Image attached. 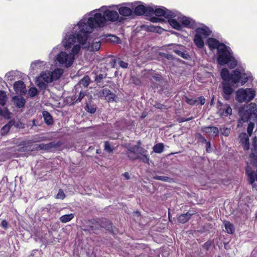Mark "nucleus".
I'll list each match as a JSON object with an SVG mask.
<instances>
[{
	"mask_svg": "<svg viewBox=\"0 0 257 257\" xmlns=\"http://www.w3.org/2000/svg\"><path fill=\"white\" fill-rule=\"evenodd\" d=\"M88 28V23L86 22V18H84L79 22V31L76 34L77 40L84 48L90 51H97L101 46L100 41L98 39H88V34L92 33L94 29L90 30Z\"/></svg>",
	"mask_w": 257,
	"mask_h": 257,
	"instance_id": "obj_1",
	"label": "nucleus"
},
{
	"mask_svg": "<svg viewBox=\"0 0 257 257\" xmlns=\"http://www.w3.org/2000/svg\"><path fill=\"white\" fill-rule=\"evenodd\" d=\"M93 13L94 12L92 11L90 13L91 16L88 19L86 18V22L88 23V29L90 30L91 28L103 27L106 21L115 22L119 18V15L117 12L107 9L103 11V14L99 13L93 14Z\"/></svg>",
	"mask_w": 257,
	"mask_h": 257,
	"instance_id": "obj_2",
	"label": "nucleus"
},
{
	"mask_svg": "<svg viewBox=\"0 0 257 257\" xmlns=\"http://www.w3.org/2000/svg\"><path fill=\"white\" fill-rule=\"evenodd\" d=\"M217 61L221 65L228 64L230 68H234L237 65V62L233 56V53L230 47L224 44H221L218 48Z\"/></svg>",
	"mask_w": 257,
	"mask_h": 257,
	"instance_id": "obj_3",
	"label": "nucleus"
},
{
	"mask_svg": "<svg viewBox=\"0 0 257 257\" xmlns=\"http://www.w3.org/2000/svg\"><path fill=\"white\" fill-rule=\"evenodd\" d=\"M221 77L222 79L221 82L222 90V96L225 100H229L233 92V84L231 79L229 77V72L227 68H223L220 73Z\"/></svg>",
	"mask_w": 257,
	"mask_h": 257,
	"instance_id": "obj_4",
	"label": "nucleus"
},
{
	"mask_svg": "<svg viewBox=\"0 0 257 257\" xmlns=\"http://www.w3.org/2000/svg\"><path fill=\"white\" fill-rule=\"evenodd\" d=\"M99 218L85 220L83 222L82 229L89 234H99L100 233Z\"/></svg>",
	"mask_w": 257,
	"mask_h": 257,
	"instance_id": "obj_5",
	"label": "nucleus"
},
{
	"mask_svg": "<svg viewBox=\"0 0 257 257\" xmlns=\"http://www.w3.org/2000/svg\"><path fill=\"white\" fill-rule=\"evenodd\" d=\"M255 91L252 88L238 89L236 92V99L239 102H249L255 96Z\"/></svg>",
	"mask_w": 257,
	"mask_h": 257,
	"instance_id": "obj_6",
	"label": "nucleus"
},
{
	"mask_svg": "<svg viewBox=\"0 0 257 257\" xmlns=\"http://www.w3.org/2000/svg\"><path fill=\"white\" fill-rule=\"evenodd\" d=\"M78 26L79 23L76 26H75L71 33H68L66 35L65 39L63 41L64 46L66 49L70 48L75 42L76 39H77L76 34L79 31V29H78Z\"/></svg>",
	"mask_w": 257,
	"mask_h": 257,
	"instance_id": "obj_7",
	"label": "nucleus"
},
{
	"mask_svg": "<svg viewBox=\"0 0 257 257\" xmlns=\"http://www.w3.org/2000/svg\"><path fill=\"white\" fill-rule=\"evenodd\" d=\"M229 77L233 84H236L241 80V85H242L248 80L249 75L244 73H241L238 69H235L231 73H229Z\"/></svg>",
	"mask_w": 257,
	"mask_h": 257,
	"instance_id": "obj_8",
	"label": "nucleus"
},
{
	"mask_svg": "<svg viewBox=\"0 0 257 257\" xmlns=\"http://www.w3.org/2000/svg\"><path fill=\"white\" fill-rule=\"evenodd\" d=\"M56 59L60 64H64L66 67L71 66L74 60L73 54H68L63 51L57 55Z\"/></svg>",
	"mask_w": 257,
	"mask_h": 257,
	"instance_id": "obj_9",
	"label": "nucleus"
},
{
	"mask_svg": "<svg viewBox=\"0 0 257 257\" xmlns=\"http://www.w3.org/2000/svg\"><path fill=\"white\" fill-rule=\"evenodd\" d=\"M155 14L157 17H164L166 18H175L177 16L176 11H170L163 7H159L155 10Z\"/></svg>",
	"mask_w": 257,
	"mask_h": 257,
	"instance_id": "obj_10",
	"label": "nucleus"
},
{
	"mask_svg": "<svg viewBox=\"0 0 257 257\" xmlns=\"http://www.w3.org/2000/svg\"><path fill=\"white\" fill-rule=\"evenodd\" d=\"M100 233L103 228L109 231L112 234H115L116 230V227L113 225L111 221L106 218H99Z\"/></svg>",
	"mask_w": 257,
	"mask_h": 257,
	"instance_id": "obj_11",
	"label": "nucleus"
},
{
	"mask_svg": "<svg viewBox=\"0 0 257 257\" xmlns=\"http://www.w3.org/2000/svg\"><path fill=\"white\" fill-rule=\"evenodd\" d=\"M217 113L219 116H227L232 114V108L229 104H223L218 100L217 102Z\"/></svg>",
	"mask_w": 257,
	"mask_h": 257,
	"instance_id": "obj_12",
	"label": "nucleus"
},
{
	"mask_svg": "<svg viewBox=\"0 0 257 257\" xmlns=\"http://www.w3.org/2000/svg\"><path fill=\"white\" fill-rule=\"evenodd\" d=\"M62 142L61 141L51 142L48 144H40L38 145L35 148L36 150H45L50 151L53 148H58L60 147L62 145Z\"/></svg>",
	"mask_w": 257,
	"mask_h": 257,
	"instance_id": "obj_13",
	"label": "nucleus"
},
{
	"mask_svg": "<svg viewBox=\"0 0 257 257\" xmlns=\"http://www.w3.org/2000/svg\"><path fill=\"white\" fill-rule=\"evenodd\" d=\"M181 25L188 28L193 29L196 26L195 21L191 18L186 16H177Z\"/></svg>",
	"mask_w": 257,
	"mask_h": 257,
	"instance_id": "obj_14",
	"label": "nucleus"
},
{
	"mask_svg": "<svg viewBox=\"0 0 257 257\" xmlns=\"http://www.w3.org/2000/svg\"><path fill=\"white\" fill-rule=\"evenodd\" d=\"M14 89L18 95H24L27 93L26 85L24 82L21 80L17 81L14 83Z\"/></svg>",
	"mask_w": 257,
	"mask_h": 257,
	"instance_id": "obj_15",
	"label": "nucleus"
},
{
	"mask_svg": "<svg viewBox=\"0 0 257 257\" xmlns=\"http://www.w3.org/2000/svg\"><path fill=\"white\" fill-rule=\"evenodd\" d=\"M23 95H15L12 98V102L18 108H23L26 104V100Z\"/></svg>",
	"mask_w": 257,
	"mask_h": 257,
	"instance_id": "obj_16",
	"label": "nucleus"
},
{
	"mask_svg": "<svg viewBox=\"0 0 257 257\" xmlns=\"http://www.w3.org/2000/svg\"><path fill=\"white\" fill-rule=\"evenodd\" d=\"M202 131L205 133L209 134L213 137H216L218 135L219 131L216 126H208L202 128Z\"/></svg>",
	"mask_w": 257,
	"mask_h": 257,
	"instance_id": "obj_17",
	"label": "nucleus"
},
{
	"mask_svg": "<svg viewBox=\"0 0 257 257\" xmlns=\"http://www.w3.org/2000/svg\"><path fill=\"white\" fill-rule=\"evenodd\" d=\"M249 112V111L246 110L241 115V118L243 122H246L250 120H257V114Z\"/></svg>",
	"mask_w": 257,
	"mask_h": 257,
	"instance_id": "obj_18",
	"label": "nucleus"
},
{
	"mask_svg": "<svg viewBox=\"0 0 257 257\" xmlns=\"http://www.w3.org/2000/svg\"><path fill=\"white\" fill-rule=\"evenodd\" d=\"M196 34L199 36L204 35L205 37L210 36L212 33V31L210 29L204 25H203L202 27H198L196 28Z\"/></svg>",
	"mask_w": 257,
	"mask_h": 257,
	"instance_id": "obj_19",
	"label": "nucleus"
},
{
	"mask_svg": "<svg viewBox=\"0 0 257 257\" xmlns=\"http://www.w3.org/2000/svg\"><path fill=\"white\" fill-rule=\"evenodd\" d=\"M195 214V211H189L184 214H181L178 217V221L179 223H185L187 222L191 217Z\"/></svg>",
	"mask_w": 257,
	"mask_h": 257,
	"instance_id": "obj_20",
	"label": "nucleus"
},
{
	"mask_svg": "<svg viewBox=\"0 0 257 257\" xmlns=\"http://www.w3.org/2000/svg\"><path fill=\"white\" fill-rule=\"evenodd\" d=\"M127 158L131 160H139L140 161L150 165V158L147 154L142 155H138L137 157H132L130 155H127Z\"/></svg>",
	"mask_w": 257,
	"mask_h": 257,
	"instance_id": "obj_21",
	"label": "nucleus"
},
{
	"mask_svg": "<svg viewBox=\"0 0 257 257\" xmlns=\"http://www.w3.org/2000/svg\"><path fill=\"white\" fill-rule=\"evenodd\" d=\"M221 44L222 43H220L217 40L213 38H208L207 41V44L211 50L214 49H217V51L218 48Z\"/></svg>",
	"mask_w": 257,
	"mask_h": 257,
	"instance_id": "obj_22",
	"label": "nucleus"
},
{
	"mask_svg": "<svg viewBox=\"0 0 257 257\" xmlns=\"http://www.w3.org/2000/svg\"><path fill=\"white\" fill-rule=\"evenodd\" d=\"M40 78L47 83H51L53 81L51 71L43 72L41 74Z\"/></svg>",
	"mask_w": 257,
	"mask_h": 257,
	"instance_id": "obj_23",
	"label": "nucleus"
},
{
	"mask_svg": "<svg viewBox=\"0 0 257 257\" xmlns=\"http://www.w3.org/2000/svg\"><path fill=\"white\" fill-rule=\"evenodd\" d=\"M42 113L44 121L47 125H51L53 124L54 120L51 114L48 111L45 110L43 111Z\"/></svg>",
	"mask_w": 257,
	"mask_h": 257,
	"instance_id": "obj_24",
	"label": "nucleus"
},
{
	"mask_svg": "<svg viewBox=\"0 0 257 257\" xmlns=\"http://www.w3.org/2000/svg\"><path fill=\"white\" fill-rule=\"evenodd\" d=\"M247 165L245 168V172L248 177L250 183L252 184L255 181L254 172L252 171V168L248 165V163H247Z\"/></svg>",
	"mask_w": 257,
	"mask_h": 257,
	"instance_id": "obj_25",
	"label": "nucleus"
},
{
	"mask_svg": "<svg viewBox=\"0 0 257 257\" xmlns=\"http://www.w3.org/2000/svg\"><path fill=\"white\" fill-rule=\"evenodd\" d=\"M170 19L168 20V22L174 29L177 30H181L182 29L181 24L179 23L176 19Z\"/></svg>",
	"mask_w": 257,
	"mask_h": 257,
	"instance_id": "obj_26",
	"label": "nucleus"
},
{
	"mask_svg": "<svg viewBox=\"0 0 257 257\" xmlns=\"http://www.w3.org/2000/svg\"><path fill=\"white\" fill-rule=\"evenodd\" d=\"M120 15L124 17L130 16L132 14V10L126 7H122L118 9Z\"/></svg>",
	"mask_w": 257,
	"mask_h": 257,
	"instance_id": "obj_27",
	"label": "nucleus"
},
{
	"mask_svg": "<svg viewBox=\"0 0 257 257\" xmlns=\"http://www.w3.org/2000/svg\"><path fill=\"white\" fill-rule=\"evenodd\" d=\"M153 178L154 180H160L164 182H166L168 183H173L174 182V180L173 178L168 177L167 176H161L158 175H154L152 174Z\"/></svg>",
	"mask_w": 257,
	"mask_h": 257,
	"instance_id": "obj_28",
	"label": "nucleus"
},
{
	"mask_svg": "<svg viewBox=\"0 0 257 257\" xmlns=\"http://www.w3.org/2000/svg\"><path fill=\"white\" fill-rule=\"evenodd\" d=\"M104 39H105L106 42H111L113 43H120V39L116 36L112 35H108L105 36Z\"/></svg>",
	"mask_w": 257,
	"mask_h": 257,
	"instance_id": "obj_29",
	"label": "nucleus"
},
{
	"mask_svg": "<svg viewBox=\"0 0 257 257\" xmlns=\"http://www.w3.org/2000/svg\"><path fill=\"white\" fill-rule=\"evenodd\" d=\"M194 42L198 48H202L204 47V43L200 36L195 34L194 38Z\"/></svg>",
	"mask_w": 257,
	"mask_h": 257,
	"instance_id": "obj_30",
	"label": "nucleus"
},
{
	"mask_svg": "<svg viewBox=\"0 0 257 257\" xmlns=\"http://www.w3.org/2000/svg\"><path fill=\"white\" fill-rule=\"evenodd\" d=\"M36 84L37 86L42 90L45 91L47 88L48 85V84L45 82H43V80L40 78H38L36 80Z\"/></svg>",
	"mask_w": 257,
	"mask_h": 257,
	"instance_id": "obj_31",
	"label": "nucleus"
},
{
	"mask_svg": "<svg viewBox=\"0 0 257 257\" xmlns=\"http://www.w3.org/2000/svg\"><path fill=\"white\" fill-rule=\"evenodd\" d=\"M63 73V71L61 69H57L53 72H51L53 81L59 79L62 76Z\"/></svg>",
	"mask_w": 257,
	"mask_h": 257,
	"instance_id": "obj_32",
	"label": "nucleus"
},
{
	"mask_svg": "<svg viewBox=\"0 0 257 257\" xmlns=\"http://www.w3.org/2000/svg\"><path fill=\"white\" fill-rule=\"evenodd\" d=\"M226 231L229 234H232L234 232V225L230 222L226 221L224 222Z\"/></svg>",
	"mask_w": 257,
	"mask_h": 257,
	"instance_id": "obj_33",
	"label": "nucleus"
},
{
	"mask_svg": "<svg viewBox=\"0 0 257 257\" xmlns=\"http://www.w3.org/2000/svg\"><path fill=\"white\" fill-rule=\"evenodd\" d=\"M134 13L136 15L141 16L145 13V7L143 5L137 6L134 10Z\"/></svg>",
	"mask_w": 257,
	"mask_h": 257,
	"instance_id": "obj_34",
	"label": "nucleus"
},
{
	"mask_svg": "<svg viewBox=\"0 0 257 257\" xmlns=\"http://www.w3.org/2000/svg\"><path fill=\"white\" fill-rule=\"evenodd\" d=\"M178 46L179 45H174L173 51L176 54H177L178 55L181 57L182 58H183L185 59H186V60L188 59L190 57V56L188 55V54L185 53L184 52H182V51L178 50L175 48V47H176Z\"/></svg>",
	"mask_w": 257,
	"mask_h": 257,
	"instance_id": "obj_35",
	"label": "nucleus"
},
{
	"mask_svg": "<svg viewBox=\"0 0 257 257\" xmlns=\"http://www.w3.org/2000/svg\"><path fill=\"white\" fill-rule=\"evenodd\" d=\"M126 124V119L123 118L117 120L115 123V126L118 130H122L125 127Z\"/></svg>",
	"mask_w": 257,
	"mask_h": 257,
	"instance_id": "obj_36",
	"label": "nucleus"
},
{
	"mask_svg": "<svg viewBox=\"0 0 257 257\" xmlns=\"http://www.w3.org/2000/svg\"><path fill=\"white\" fill-rule=\"evenodd\" d=\"M125 148L127 149L126 155H130V153H134L137 154L139 147L135 145L134 146H131L130 145L125 146Z\"/></svg>",
	"mask_w": 257,
	"mask_h": 257,
	"instance_id": "obj_37",
	"label": "nucleus"
},
{
	"mask_svg": "<svg viewBox=\"0 0 257 257\" xmlns=\"http://www.w3.org/2000/svg\"><path fill=\"white\" fill-rule=\"evenodd\" d=\"M239 138L240 140V142L241 143V144L248 146L249 139H248V136L247 135V134L246 133H241L239 136Z\"/></svg>",
	"mask_w": 257,
	"mask_h": 257,
	"instance_id": "obj_38",
	"label": "nucleus"
},
{
	"mask_svg": "<svg viewBox=\"0 0 257 257\" xmlns=\"http://www.w3.org/2000/svg\"><path fill=\"white\" fill-rule=\"evenodd\" d=\"M153 150L154 152L160 154L164 150V145L163 143H158L153 147Z\"/></svg>",
	"mask_w": 257,
	"mask_h": 257,
	"instance_id": "obj_39",
	"label": "nucleus"
},
{
	"mask_svg": "<svg viewBox=\"0 0 257 257\" xmlns=\"http://www.w3.org/2000/svg\"><path fill=\"white\" fill-rule=\"evenodd\" d=\"M74 218V214L70 213L69 214H66L62 215L59 218L60 221L62 223H66L70 221Z\"/></svg>",
	"mask_w": 257,
	"mask_h": 257,
	"instance_id": "obj_40",
	"label": "nucleus"
},
{
	"mask_svg": "<svg viewBox=\"0 0 257 257\" xmlns=\"http://www.w3.org/2000/svg\"><path fill=\"white\" fill-rule=\"evenodd\" d=\"M90 82V78L89 76L85 75L79 81V85H82L84 87H87Z\"/></svg>",
	"mask_w": 257,
	"mask_h": 257,
	"instance_id": "obj_41",
	"label": "nucleus"
},
{
	"mask_svg": "<svg viewBox=\"0 0 257 257\" xmlns=\"http://www.w3.org/2000/svg\"><path fill=\"white\" fill-rule=\"evenodd\" d=\"M12 126H14L16 128H23L24 127V124L19 120H14L10 121Z\"/></svg>",
	"mask_w": 257,
	"mask_h": 257,
	"instance_id": "obj_42",
	"label": "nucleus"
},
{
	"mask_svg": "<svg viewBox=\"0 0 257 257\" xmlns=\"http://www.w3.org/2000/svg\"><path fill=\"white\" fill-rule=\"evenodd\" d=\"M96 108L94 107V106L92 105L91 104H89L87 102L86 103L85 110L91 114L94 113L96 111Z\"/></svg>",
	"mask_w": 257,
	"mask_h": 257,
	"instance_id": "obj_43",
	"label": "nucleus"
},
{
	"mask_svg": "<svg viewBox=\"0 0 257 257\" xmlns=\"http://www.w3.org/2000/svg\"><path fill=\"white\" fill-rule=\"evenodd\" d=\"M195 105L201 104V105H204L206 102V99L203 96H200L197 98H194Z\"/></svg>",
	"mask_w": 257,
	"mask_h": 257,
	"instance_id": "obj_44",
	"label": "nucleus"
},
{
	"mask_svg": "<svg viewBox=\"0 0 257 257\" xmlns=\"http://www.w3.org/2000/svg\"><path fill=\"white\" fill-rule=\"evenodd\" d=\"M12 127L11 124H10V121L8 123L5 125L1 129V133L2 135L4 136L6 135L9 131H10L11 127Z\"/></svg>",
	"mask_w": 257,
	"mask_h": 257,
	"instance_id": "obj_45",
	"label": "nucleus"
},
{
	"mask_svg": "<svg viewBox=\"0 0 257 257\" xmlns=\"http://www.w3.org/2000/svg\"><path fill=\"white\" fill-rule=\"evenodd\" d=\"M7 95L4 91L0 90V104L4 105L6 104Z\"/></svg>",
	"mask_w": 257,
	"mask_h": 257,
	"instance_id": "obj_46",
	"label": "nucleus"
},
{
	"mask_svg": "<svg viewBox=\"0 0 257 257\" xmlns=\"http://www.w3.org/2000/svg\"><path fill=\"white\" fill-rule=\"evenodd\" d=\"M110 93H111V91L110 90H109L107 88H104V89H102L99 92V94L98 96L100 97H106L107 96H108V95H110Z\"/></svg>",
	"mask_w": 257,
	"mask_h": 257,
	"instance_id": "obj_47",
	"label": "nucleus"
},
{
	"mask_svg": "<svg viewBox=\"0 0 257 257\" xmlns=\"http://www.w3.org/2000/svg\"><path fill=\"white\" fill-rule=\"evenodd\" d=\"M247 110L249 111L250 113L257 114V104L255 103H251L249 105V108Z\"/></svg>",
	"mask_w": 257,
	"mask_h": 257,
	"instance_id": "obj_48",
	"label": "nucleus"
},
{
	"mask_svg": "<svg viewBox=\"0 0 257 257\" xmlns=\"http://www.w3.org/2000/svg\"><path fill=\"white\" fill-rule=\"evenodd\" d=\"M104 150L108 153H111L113 152V149L111 146L110 144L108 141L104 142Z\"/></svg>",
	"mask_w": 257,
	"mask_h": 257,
	"instance_id": "obj_49",
	"label": "nucleus"
},
{
	"mask_svg": "<svg viewBox=\"0 0 257 257\" xmlns=\"http://www.w3.org/2000/svg\"><path fill=\"white\" fill-rule=\"evenodd\" d=\"M154 14H155V10L153 8L151 7H145V14L146 16H151V15H153Z\"/></svg>",
	"mask_w": 257,
	"mask_h": 257,
	"instance_id": "obj_50",
	"label": "nucleus"
},
{
	"mask_svg": "<svg viewBox=\"0 0 257 257\" xmlns=\"http://www.w3.org/2000/svg\"><path fill=\"white\" fill-rule=\"evenodd\" d=\"M38 94V90L36 87H31L29 90V95L30 97H34Z\"/></svg>",
	"mask_w": 257,
	"mask_h": 257,
	"instance_id": "obj_51",
	"label": "nucleus"
},
{
	"mask_svg": "<svg viewBox=\"0 0 257 257\" xmlns=\"http://www.w3.org/2000/svg\"><path fill=\"white\" fill-rule=\"evenodd\" d=\"M220 130L221 134L225 137H228L230 133V129L228 127H220Z\"/></svg>",
	"mask_w": 257,
	"mask_h": 257,
	"instance_id": "obj_52",
	"label": "nucleus"
},
{
	"mask_svg": "<svg viewBox=\"0 0 257 257\" xmlns=\"http://www.w3.org/2000/svg\"><path fill=\"white\" fill-rule=\"evenodd\" d=\"M66 197L65 194L62 189L58 190V192L56 196V198L58 199L63 200Z\"/></svg>",
	"mask_w": 257,
	"mask_h": 257,
	"instance_id": "obj_53",
	"label": "nucleus"
},
{
	"mask_svg": "<svg viewBox=\"0 0 257 257\" xmlns=\"http://www.w3.org/2000/svg\"><path fill=\"white\" fill-rule=\"evenodd\" d=\"M80 46L79 44H76L74 45L71 50V52L69 53V54H73V56H74L75 54L78 53L79 51H80Z\"/></svg>",
	"mask_w": 257,
	"mask_h": 257,
	"instance_id": "obj_54",
	"label": "nucleus"
},
{
	"mask_svg": "<svg viewBox=\"0 0 257 257\" xmlns=\"http://www.w3.org/2000/svg\"><path fill=\"white\" fill-rule=\"evenodd\" d=\"M254 124L251 121H249L247 128V132L249 136H251L252 133V131L254 128Z\"/></svg>",
	"mask_w": 257,
	"mask_h": 257,
	"instance_id": "obj_55",
	"label": "nucleus"
},
{
	"mask_svg": "<svg viewBox=\"0 0 257 257\" xmlns=\"http://www.w3.org/2000/svg\"><path fill=\"white\" fill-rule=\"evenodd\" d=\"M184 99L185 101V102L190 105H195L194 101V98H189L188 97L186 96H184Z\"/></svg>",
	"mask_w": 257,
	"mask_h": 257,
	"instance_id": "obj_56",
	"label": "nucleus"
},
{
	"mask_svg": "<svg viewBox=\"0 0 257 257\" xmlns=\"http://www.w3.org/2000/svg\"><path fill=\"white\" fill-rule=\"evenodd\" d=\"M116 97L115 94L114 93L111 92L110 95H108V96H107L106 99L108 102L115 101Z\"/></svg>",
	"mask_w": 257,
	"mask_h": 257,
	"instance_id": "obj_57",
	"label": "nucleus"
},
{
	"mask_svg": "<svg viewBox=\"0 0 257 257\" xmlns=\"http://www.w3.org/2000/svg\"><path fill=\"white\" fill-rule=\"evenodd\" d=\"M85 93L80 91L78 97L76 100H75V98L73 99L74 100H75V103H77L80 102L81 100L83 99V98L85 96Z\"/></svg>",
	"mask_w": 257,
	"mask_h": 257,
	"instance_id": "obj_58",
	"label": "nucleus"
},
{
	"mask_svg": "<svg viewBox=\"0 0 257 257\" xmlns=\"http://www.w3.org/2000/svg\"><path fill=\"white\" fill-rule=\"evenodd\" d=\"M103 74H99L98 75H96L94 77V80L97 83H100L102 80L104 78Z\"/></svg>",
	"mask_w": 257,
	"mask_h": 257,
	"instance_id": "obj_59",
	"label": "nucleus"
},
{
	"mask_svg": "<svg viewBox=\"0 0 257 257\" xmlns=\"http://www.w3.org/2000/svg\"><path fill=\"white\" fill-rule=\"evenodd\" d=\"M153 78L156 81L161 82L163 80V78L161 75L155 73L152 76Z\"/></svg>",
	"mask_w": 257,
	"mask_h": 257,
	"instance_id": "obj_60",
	"label": "nucleus"
},
{
	"mask_svg": "<svg viewBox=\"0 0 257 257\" xmlns=\"http://www.w3.org/2000/svg\"><path fill=\"white\" fill-rule=\"evenodd\" d=\"M212 244V241L208 240L202 245V247L204 249H206V250H208Z\"/></svg>",
	"mask_w": 257,
	"mask_h": 257,
	"instance_id": "obj_61",
	"label": "nucleus"
},
{
	"mask_svg": "<svg viewBox=\"0 0 257 257\" xmlns=\"http://www.w3.org/2000/svg\"><path fill=\"white\" fill-rule=\"evenodd\" d=\"M43 61H41L39 60L33 62L31 64L30 68L32 70H34V66H37L38 65L43 63Z\"/></svg>",
	"mask_w": 257,
	"mask_h": 257,
	"instance_id": "obj_62",
	"label": "nucleus"
},
{
	"mask_svg": "<svg viewBox=\"0 0 257 257\" xmlns=\"http://www.w3.org/2000/svg\"><path fill=\"white\" fill-rule=\"evenodd\" d=\"M147 150H146L145 148L141 147L139 148V149H138V151L137 154L138 155H140V156H141L142 155L146 154H147Z\"/></svg>",
	"mask_w": 257,
	"mask_h": 257,
	"instance_id": "obj_63",
	"label": "nucleus"
},
{
	"mask_svg": "<svg viewBox=\"0 0 257 257\" xmlns=\"http://www.w3.org/2000/svg\"><path fill=\"white\" fill-rule=\"evenodd\" d=\"M198 139L201 143H205L207 142L206 139L201 134H198Z\"/></svg>",
	"mask_w": 257,
	"mask_h": 257,
	"instance_id": "obj_64",
	"label": "nucleus"
}]
</instances>
